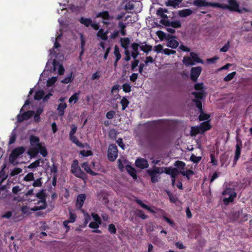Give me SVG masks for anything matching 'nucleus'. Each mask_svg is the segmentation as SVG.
<instances>
[{
    "mask_svg": "<svg viewBox=\"0 0 252 252\" xmlns=\"http://www.w3.org/2000/svg\"><path fill=\"white\" fill-rule=\"evenodd\" d=\"M139 140L142 145H152L161 140V135L158 132L144 133L138 135Z\"/></svg>",
    "mask_w": 252,
    "mask_h": 252,
    "instance_id": "f257e3e1",
    "label": "nucleus"
},
{
    "mask_svg": "<svg viewBox=\"0 0 252 252\" xmlns=\"http://www.w3.org/2000/svg\"><path fill=\"white\" fill-rule=\"evenodd\" d=\"M163 167L154 166L152 168L147 170V173L150 176L151 181L153 183L158 182L160 178V175L163 173Z\"/></svg>",
    "mask_w": 252,
    "mask_h": 252,
    "instance_id": "f03ea898",
    "label": "nucleus"
},
{
    "mask_svg": "<svg viewBox=\"0 0 252 252\" xmlns=\"http://www.w3.org/2000/svg\"><path fill=\"white\" fill-rule=\"evenodd\" d=\"M227 2L228 4H221L217 2V7L223 9H228L231 11L240 12L239 4L236 0H228Z\"/></svg>",
    "mask_w": 252,
    "mask_h": 252,
    "instance_id": "7ed1b4c3",
    "label": "nucleus"
},
{
    "mask_svg": "<svg viewBox=\"0 0 252 252\" xmlns=\"http://www.w3.org/2000/svg\"><path fill=\"white\" fill-rule=\"evenodd\" d=\"M191 94L194 96V98L192 100V102L194 103L196 108L202 110V103L201 100L206 97L205 91L193 92Z\"/></svg>",
    "mask_w": 252,
    "mask_h": 252,
    "instance_id": "20e7f679",
    "label": "nucleus"
},
{
    "mask_svg": "<svg viewBox=\"0 0 252 252\" xmlns=\"http://www.w3.org/2000/svg\"><path fill=\"white\" fill-rule=\"evenodd\" d=\"M71 173L76 177L84 180L86 178V174L81 170L78 166V161L77 159L73 160L71 164Z\"/></svg>",
    "mask_w": 252,
    "mask_h": 252,
    "instance_id": "39448f33",
    "label": "nucleus"
},
{
    "mask_svg": "<svg viewBox=\"0 0 252 252\" xmlns=\"http://www.w3.org/2000/svg\"><path fill=\"white\" fill-rule=\"evenodd\" d=\"M25 151V149L22 146L14 149L9 155V162L12 164H14V161L17 159L18 157L23 154Z\"/></svg>",
    "mask_w": 252,
    "mask_h": 252,
    "instance_id": "423d86ee",
    "label": "nucleus"
},
{
    "mask_svg": "<svg viewBox=\"0 0 252 252\" xmlns=\"http://www.w3.org/2000/svg\"><path fill=\"white\" fill-rule=\"evenodd\" d=\"M118 150L115 144H110L108 149L107 157L110 161H114L118 157Z\"/></svg>",
    "mask_w": 252,
    "mask_h": 252,
    "instance_id": "0eeeda50",
    "label": "nucleus"
},
{
    "mask_svg": "<svg viewBox=\"0 0 252 252\" xmlns=\"http://www.w3.org/2000/svg\"><path fill=\"white\" fill-rule=\"evenodd\" d=\"M222 194L224 195H229V197L228 198H225L223 199L224 203L226 205L228 204L230 202H232L234 198L237 195L236 193L234 191V190L229 188H227L225 190H224L222 192Z\"/></svg>",
    "mask_w": 252,
    "mask_h": 252,
    "instance_id": "6e6552de",
    "label": "nucleus"
},
{
    "mask_svg": "<svg viewBox=\"0 0 252 252\" xmlns=\"http://www.w3.org/2000/svg\"><path fill=\"white\" fill-rule=\"evenodd\" d=\"M34 114L33 110H29L24 112L21 114H19L17 116V121L18 123H21L24 120H28L30 119Z\"/></svg>",
    "mask_w": 252,
    "mask_h": 252,
    "instance_id": "1a4fd4ad",
    "label": "nucleus"
},
{
    "mask_svg": "<svg viewBox=\"0 0 252 252\" xmlns=\"http://www.w3.org/2000/svg\"><path fill=\"white\" fill-rule=\"evenodd\" d=\"M201 71L202 68L200 66L192 67L190 70V79L193 82H197V79L200 76Z\"/></svg>",
    "mask_w": 252,
    "mask_h": 252,
    "instance_id": "9d476101",
    "label": "nucleus"
},
{
    "mask_svg": "<svg viewBox=\"0 0 252 252\" xmlns=\"http://www.w3.org/2000/svg\"><path fill=\"white\" fill-rule=\"evenodd\" d=\"M217 2L206 1L205 0H195L193 4L197 7L211 6L217 7Z\"/></svg>",
    "mask_w": 252,
    "mask_h": 252,
    "instance_id": "9b49d317",
    "label": "nucleus"
},
{
    "mask_svg": "<svg viewBox=\"0 0 252 252\" xmlns=\"http://www.w3.org/2000/svg\"><path fill=\"white\" fill-rule=\"evenodd\" d=\"M237 144L236 145V150L235 153V157L234 160L236 162L240 158L242 146V141L239 139L238 137H236Z\"/></svg>",
    "mask_w": 252,
    "mask_h": 252,
    "instance_id": "f8f14e48",
    "label": "nucleus"
},
{
    "mask_svg": "<svg viewBox=\"0 0 252 252\" xmlns=\"http://www.w3.org/2000/svg\"><path fill=\"white\" fill-rule=\"evenodd\" d=\"M135 165L139 168L145 169L148 167L149 164L146 159L138 158L135 161Z\"/></svg>",
    "mask_w": 252,
    "mask_h": 252,
    "instance_id": "ddd939ff",
    "label": "nucleus"
},
{
    "mask_svg": "<svg viewBox=\"0 0 252 252\" xmlns=\"http://www.w3.org/2000/svg\"><path fill=\"white\" fill-rule=\"evenodd\" d=\"M163 168V172H164L167 175H170L171 177L176 174H180L179 171L176 168H173L172 167H166Z\"/></svg>",
    "mask_w": 252,
    "mask_h": 252,
    "instance_id": "4468645a",
    "label": "nucleus"
},
{
    "mask_svg": "<svg viewBox=\"0 0 252 252\" xmlns=\"http://www.w3.org/2000/svg\"><path fill=\"white\" fill-rule=\"evenodd\" d=\"M30 144L32 147H38L42 145L40 142V139L38 137L34 135H31L29 138Z\"/></svg>",
    "mask_w": 252,
    "mask_h": 252,
    "instance_id": "2eb2a0df",
    "label": "nucleus"
},
{
    "mask_svg": "<svg viewBox=\"0 0 252 252\" xmlns=\"http://www.w3.org/2000/svg\"><path fill=\"white\" fill-rule=\"evenodd\" d=\"M85 199L86 195L85 194H80L77 196L76 202V207L77 209H81L84 204Z\"/></svg>",
    "mask_w": 252,
    "mask_h": 252,
    "instance_id": "dca6fc26",
    "label": "nucleus"
},
{
    "mask_svg": "<svg viewBox=\"0 0 252 252\" xmlns=\"http://www.w3.org/2000/svg\"><path fill=\"white\" fill-rule=\"evenodd\" d=\"M139 47V44L137 43H132L131 45V47L133 50L131 56L134 59H136L140 54L138 51Z\"/></svg>",
    "mask_w": 252,
    "mask_h": 252,
    "instance_id": "f3484780",
    "label": "nucleus"
},
{
    "mask_svg": "<svg viewBox=\"0 0 252 252\" xmlns=\"http://www.w3.org/2000/svg\"><path fill=\"white\" fill-rule=\"evenodd\" d=\"M139 47L141 51L146 54H148L153 50V46L149 44H147L146 42L140 43Z\"/></svg>",
    "mask_w": 252,
    "mask_h": 252,
    "instance_id": "a211bd4d",
    "label": "nucleus"
},
{
    "mask_svg": "<svg viewBox=\"0 0 252 252\" xmlns=\"http://www.w3.org/2000/svg\"><path fill=\"white\" fill-rule=\"evenodd\" d=\"M81 167L86 171L87 173H89L92 176H96L97 173L93 171L91 169L87 162H84L81 164Z\"/></svg>",
    "mask_w": 252,
    "mask_h": 252,
    "instance_id": "6ab92c4d",
    "label": "nucleus"
},
{
    "mask_svg": "<svg viewBox=\"0 0 252 252\" xmlns=\"http://www.w3.org/2000/svg\"><path fill=\"white\" fill-rule=\"evenodd\" d=\"M96 18H101L104 20H111L112 17L110 15L108 11H104L102 12H98L96 15Z\"/></svg>",
    "mask_w": 252,
    "mask_h": 252,
    "instance_id": "aec40b11",
    "label": "nucleus"
},
{
    "mask_svg": "<svg viewBox=\"0 0 252 252\" xmlns=\"http://www.w3.org/2000/svg\"><path fill=\"white\" fill-rule=\"evenodd\" d=\"M126 170L134 180L137 179L136 171L134 168L130 165H126Z\"/></svg>",
    "mask_w": 252,
    "mask_h": 252,
    "instance_id": "412c9836",
    "label": "nucleus"
},
{
    "mask_svg": "<svg viewBox=\"0 0 252 252\" xmlns=\"http://www.w3.org/2000/svg\"><path fill=\"white\" fill-rule=\"evenodd\" d=\"M183 0H168L166 2V5L167 6H172L174 8L179 7L180 3Z\"/></svg>",
    "mask_w": 252,
    "mask_h": 252,
    "instance_id": "4be33fe9",
    "label": "nucleus"
},
{
    "mask_svg": "<svg viewBox=\"0 0 252 252\" xmlns=\"http://www.w3.org/2000/svg\"><path fill=\"white\" fill-rule=\"evenodd\" d=\"M108 32V31L104 32V30L101 28L98 30L96 35L97 37H100L102 40L106 41L108 39L107 34Z\"/></svg>",
    "mask_w": 252,
    "mask_h": 252,
    "instance_id": "5701e85b",
    "label": "nucleus"
},
{
    "mask_svg": "<svg viewBox=\"0 0 252 252\" xmlns=\"http://www.w3.org/2000/svg\"><path fill=\"white\" fill-rule=\"evenodd\" d=\"M37 204H41V205H40V206H34L33 208H31V210L32 211H36L44 209L47 207V203H46V201H38Z\"/></svg>",
    "mask_w": 252,
    "mask_h": 252,
    "instance_id": "b1692460",
    "label": "nucleus"
},
{
    "mask_svg": "<svg viewBox=\"0 0 252 252\" xmlns=\"http://www.w3.org/2000/svg\"><path fill=\"white\" fill-rule=\"evenodd\" d=\"M211 128V126L209 121H205L202 122L199 126V128L201 130V132L203 133L207 130H209Z\"/></svg>",
    "mask_w": 252,
    "mask_h": 252,
    "instance_id": "393cba45",
    "label": "nucleus"
},
{
    "mask_svg": "<svg viewBox=\"0 0 252 252\" xmlns=\"http://www.w3.org/2000/svg\"><path fill=\"white\" fill-rule=\"evenodd\" d=\"M190 9H184L178 11V15L181 17H186L192 13Z\"/></svg>",
    "mask_w": 252,
    "mask_h": 252,
    "instance_id": "a878e982",
    "label": "nucleus"
},
{
    "mask_svg": "<svg viewBox=\"0 0 252 252\" xmlns=\"http://www.w3.org/2000/svg\"><path fill=\"white\" fill-rule=\"evenodd\" d=\"M67 107V104L66 103H60L57 108V111H58V114L60 116H63L64 114V110Z\"/></svg>",
    "mask_w": 252,
    "mask_h": 252,
    "instance_id": "bb28decb",
    "label": "nucleus"
},
{
    "mask_svg": "<svg viewBox=\"0 0 252 252\" xmlns=\"http://www.w3.org/2000/svg\"><path fill=\"white\" fill-rule=\"evenodd\" d=\"M118 26V28L120 29L119 33H120L122 36H125L126 34V23L120 21L119 22Z\"/></svg>",
    "mask_w": 252,
    "mask_h": 252,
    "instance_id": "cd10ccee",
    "label": "nucleus"
},
{
    "mask_svg": "<svg viewBox=\"0 0 252 252\" xmlns=\"http://www.w3.org/2000/svg\"><path fill=\"white\" fill-rule=\"evenodd\" d=\"M79 22L84 25L86 27H89L92 25V20L91 18H87L84 17H81L79 19Z\"/></svg>",
    "mask_w": 252,
    "mask_h": 252,
    "instance_id": "c85d7f7f",
    "label": "nucleus"
},
{
    "mask_svg": "<svg viewBox=\"0 0 252 252\" xmlns=\"http://www.w3.org/2000/svg\"><path fill=\"white\" fill-rule=\"evenodd\" d=\"M190 56L194 63H203V61L198 56V55L194 52H190Z\"/></svg>",
    "mask_w": 252,
    "mask_h": 252,
    "instance_id": "c756f323",
    "label": "nucleus"
},
{
    "mask_svg": "<svg viewBox=\"0 0 252 252\" xmlns=\"http://www.w3.org/2000/svg\"><path fill=\"white\" fill-rule=\"evenodd\" d=\"M198 109L199 112L200 113V115L198 117L199 121H202L208 120L210 118V116L209 114L205 113L203 110L202 108V110H200V109Z\"/></svg>",
    "mask_w": 252,
    "mask_h": 252,
    "instance_id": "7c9ffc66",
    "label": "nucleus"
},
{
    "mask_svg": "<svg viewBox=\"0 0 252 252\" xmlns=\"http://www.w3.org/2000/svg\"><path fill=\"white\" fill-rule=\"evenodd\" d=\"M130 43V40L128 37H124L121 39V44L125 50H127L128 45Z\"/></svg>",
    "mask_w": 252,
    "mask_h": 252,
    "instance_id": "2f4dec72",
    "label": "nucleus"
},
{
    "mask_svg": "<svg viewBox=\"0 0 252 252\" xmlns=\"http://www.w3.org/2000/svg\"><path fill=\"white\" fill-rule=\"evenodd\" d=\"M39 153L38 147H32L28 151V154L31 157H35Z\"/></svg>",
    "mask_w": 252,
    "mask_h": 252,
    "instance_id": "473e14b6",
    "label": "nucleus"
},
{
    "mask_svg": "<svg viewBox=\"0 0 252 252\" xmlns=\"http://www.w3.org/2000/svg\"><path fill=\"white\" fill-rule=\"evenodd\" d=\"M43 109L42 108H38L34 115L33 120L36 123L39 122L40 120V115L43 112Z\"/></svg>",
    "mask_w": 252,
    "mask_h": 252,
    "instance_id": "72a5a7b5",
    "label": "nucleus"
},
{
    "mask_svg": "<svg viewBox=\"0 0 252 252\" xmlns=\"http://www.w3.org/2000/svg\"><path fill=\"white\" fill-rule=\"evenodd\" d=\"M167 46L172 49H176L179 46V42L175 39L173 38L167 42Z\"/></svg>",
    "mask_w": 252,
    "mask_h": 252,
    "instance_id": "f704fd0d",
    "label": "nucleus"
},
{
    "mask_svg": "<svg viewBox=\"0 0 252 252\" xmlns=\"http://www.w3.org/2000/svg\"><path fill=\"white\" fill-rule=\"evenodd\" d=\"M179 172L180 174L185 176L189 180L190 179V176L194 174V172L190 169H188L186 171H179Z\"/></svg>",
    "mask_w": 252,
    "mask_h": 252,
    "instance_id": "c9c22d12",
    "label": "nucleus"
},
{
    "mask_svg": "<svg viewBox=\"0 0 252 252\" xmlns=\"http://www.w3.org/2000/svg\"><path fill=\"white\" fill-rule=\"evenodd\" d=\"M183 62L186 66L193 65L195 64L192 61L191 57H184Z\"/></svg>",
    "mask_w": 252,
    "mask_h": 252,
    "instance_id": "e433bc0d",
    "label": "nucleus"
},
{
    "mask_svg": "<svg viewBox=\"0 0 252 252\" xmlns=\"http://www.w3.org/2000/svg\"><path fill=\"white\" fill-rule=\"evenodd\" d=\"M135 202L137 204H138L139 205H140L143 208L146 209L147 210H148L151 212H154V211L150 207H149L146 204H144L141 200L136 199L135 200Z\"/></svg>",
    "mask_w": 252,
    "mask_h": 252,
    "instance_id": "4c0bfd02",
    "label": "nucleus"
},
{
    "mask_svg": "<svg viewBox=\"0 0 252 252\" xmlns=\"http://www.w3.org/2000/svg\"><path fill=\"white\" fill-rule=\"evenodd\" d=\"M44 94L45 93L43 91L39 90L35 93V95L34 96V98L35 100H39L43 98Z\"/></svg>",
    "mask_w": 252,
    "mask_h": 252,
    "instance_id": "58836bf2",
    "label": "nucleus"
},
{
    "mask_svg": "<svg viewBox=\"0 0 252 252\" xmlns=\"http://www.w3.org/2000/svg\"><path fill=\"white\" fill-rule=\"evenodd\" d=\"M114 54L116 57V62H118L121 58V55L120 52L119 48L117 45H115L114 47Z\"/></svg>",
    "mask_w": 252,
    "mask_h": 252,
    "instance_id": "ea45409f",
    "label": "nucleus"
},
{
    "mask_svg": "<svg viewBox=\"0 0 252 252\" xmlns=\"http://www.w3.org/2000/svg\"><path fill=\"white\" fill-rule=\"evenodd\" d=\"M120 103L122 106V110H124L129 105V102L126 97H123Z\"/></svg>",
    "mask_w": 252,
    "mask_h": 252,
    "instance_id": "a19ab883",
    "label": "nucleus"
},
{
    "mask_svg": "<svg viewBox=\"0 0 252 252\" xmlns=\"http://www.w3.org/2000/svg\"><path fill=\"white\" fill-rule=\"evenodd\" d=\"M39 153L43 157H46L48 155V152L46 147L42 145L38 147Z\"/></svg>",
    "mask_w": 252,
    "mask_h": 252,
    "instance_id": "79ce46f5",
    "label": "nucleus"
},
{
    "mask_svg": "<svg viewBox=\"0 0 252 252\" xmlns=\"http://www.w3.org/2000/svg\"><path fill=\"white\" fill-rule=\"evenodd\" d=\"M174 165L178 168L182 170L184 169L186 166V163L180 160L176 161Z\"/></svg>",
    "mask_w": 252,
    "mask_h": 252,
    "instance_id": "37998d69",
    "label": "nucleus"
},
{
    "mask_svg": "<svg viewBox=\"0 0 252 252\" xmlns=\"http://www.w3.org/2000/svg\"><path fill=\"white\" fill-rule=\"evenodd\" d=\"M133 2V1H130L126 2L125 5V9L127 11L133 10L134 7Z\"/></svg>",
    "mask_w": 252,
    "mask_h": 252,
    "instance_id": "c03bdc74",
    "label": "nucleus"
},
{
    "mask_svg": "<svg viewBox=\"0 0 252 252\" xmlns=\"http://www.w3.org/2000/svg\"><path fill=\"white\" fill-rule=\"evenodd\" d=\"M79 94L75 93L74 94L70 96V97L69 99V102L70 103H72V102H74V103H76L78 99H79Z\"/></svg>",
    "mask_w": 252,
    "mask_h": 252,
    "instance_id": "a18cd8bd",
    "label": "nucleus"
},
{
    "mask_svg": "<svg viewBox=\"0 0 252 252\" xmlns=\"http://www.w3.org/2000/svg\"><path fill=\"white\" fill-rule=\"evenodd\" d=\"M34 180V175L32 172L28 173L24 177V181L29 182Z\"/></svg>",
    "mask_w": 252,
    "mask_h": 252,
    "instance_id": "49530a36",
    "label": "nucleus"
},
{
    "mask_svg": "<svg viewBox=\"0 0 252 252\" xmlns=\"http://www.w3.org/2000/svg\"><path fill=\"white\" fill-rule=\"evenodd\" d=\"M108 230L111 234H115L117 232V229L115 225L113 223L110 224L108 225Z\"/></svg>",
    "mask_w": 252,
    "mask_h": 252,
    "instance_id": "de8ad7c7",
    "label": "nucleus"
},
{
    "mask_svg": "<svg viewBox=\"0 0 252 252\" xmlns=\"http://www.w3.org/2000/svg\"><path fill=\"white\" fill-rule=\"evenodd\" d=\"M22 172V169L20 168H15L12 170H11L10 175L11 176H14L17 175L19 174Z\"/></svg>",
    "mask_w": 252,
    "mask_h": 252,
    "instance_id": "09e8293b",
    "label": "nucleus"
},
{
    "mask_svg": "<svg viewBox=\"0 0 252 252\" xmlns=\"http://www.w3.org/2000/svg\"><path fill=\"white\" fill-rule=\"evenodd\" d=\"M236 73L235 71H233L231 72L230 73H229L224 78L223 80L225 82H228L231 80L236 75Z\"/></svg>",
    "mask_w": 252,
    "mask_h": 252,
    "instance_id": "8fccbe9b",
    "label": "nucleus"
},
{
    "mask_svg": "<svg viewBox=\"0 0 252 252\" xmlns=\"http://www.w3.org/2000/svg\"><path fill=\"white\" fill-rule=\"evenodd\" d=\"M136 216L138 217L141 218L142 219H146L148 218V216L145 215L144 211L141 210H138L136 212Z\"/></svg>",
    "mask_w": 252,
    "mask_h": 252,
    "instance_id": "3c124183",
    "label": "nucleus"
},
{
    "mask_svg": "<svg viewBox=\"0 0 252 252\" xmlns=\"http://www.w3.org/2000/svg\"><path fill=\"white\" fill-rule=\"evenodd\" d=\"M170 26L174 28H179L181 27V22L179 20L171 21Z\"/></svg>",
    "mask_w": 252,
    "mask_h": 252,
    "instance_id": "603ef678",
    "label": "nucleus"
},
{
    "mask_svg": "<svg viewBox=\"0 0 252 252\" xmlns=\"http://www.w3.org/2000/svg\"><path fill=\"white\" fill-rule=\"evenodd\" d=\"M201 159V157H197L193 154H192L190 157V160L194 163H198Z\"/></svg>",
    "mask_w": 252,
    "mask_h": 252,
    "instance_id": "864d4df0",
    "label": "nucleus"
},
{
    "mask_svg": "<svg viewBox=\"0 0 252 252\" xmlns=\"http://www.w3.org/2000/svg\"><path fill=\"white\" fill-rule=\"evenodd\" d=\"M36 196L38 198L41 199L40 201H46V200H45V193H44L43 190H42L40 191L39 192H38L36 194Z\"/></svg>",
    "mask_w": 252,
    "mask_h": 252,
    "instance_id": "5fc2aeb1",
    "label": "nucleus"
},
{
    "mask_svg": "<svg viewBox=\"0 0 252 252\" xmlns=\"http://www.w3.org/2000/svg\"><path fill=\"white\" fill-rule=\"evenodd\" d=\"M41 159H38L34 161V162L31 163L29 166V168H35L39 166Z\"/></svg>",
    "mask_w": 252,
    "mask_h": 252,
    "instance_id": "6e6d98bb",
    "label": "nucleus"
},
{
    "mask_svg": "<svg viewBox=\"0 0 252 252\" xmlns=\"http://www.w3.org/2000/svg\"><path fill=\"white\" fill-rule=\"evenodd\" d=\"M122 87H123V91L125 93H129L131 91V87L130 85V84L128 83L124 84L123 85Z\"/></svg>",
    "mask_w": 252,
    "mask_h": 252,
    "instance_id": "4d7b16f0",
    "label": "nucleus"
},
{
    "mask_svg": "<svg viewBox=\"0 0 252 252\" xmlns=\"http://www.w3.org/2000/svg\"><path fill=\"white\" fill-rule=\"evenodd\" d=\"M92 217L94 221L96 223H98L99 224L102 223V221L100 217L97 214H92Z\"/></svg>",
    "mask_w": 252,
    "mask_h": 252,
    "instance_id": "13d9d810",
    "label": "nucleus"
},
{
    "mask_svg": "<svg viewBox=\"0 0 252 252\" xmlns=\"http://www.w3.org/2000/svg\"><path fill=\"white\" fill-rule=\"evenodd\" d=\"M41 179H42L41 178H39L37 179H36V180H35L32 183V186L34 187H41L42 185V182L41 181Z\"/></svg>",
    "mask_w": 252,
    "mask_h": 252,
    "instance_id": "bf43d9fd",
    "label": "nucleus"
},
{
    "mask_svg": "<svg viewBox=\"0 0 252 252\" xmlns=\"http://www.w3.org/2000/svg\"><path fill=\"white\" fill-rule=\"evenodd\" d=\"M57 79L55 77H52L51 78L49 79L47 81V86L48 87L52 86L54 85V84L56 82Z\"/></svg>",
    "mask_w": 252,
    "mask_h": 252,
    "instance_id": "052dcab7",
    "label": "nucleus"
},
{
    "mask_svg": "<svg viewBox=\"0 0 252 252\" xmlns=\"http://www.w3.org/2000/svg\"><path fill=\"white\" fill-rule=\"evenodd\" d=\"M204 84L203 83H196L194 86V88L196 91H204Z\"/></svg>",
    "mask_w": 252,
    "mask_h": 252,
    "instance_id": "680f3d73",
    "label": "nucleus"
},
{
    "mask_svg": "<svg viewBox=\"0 0 252 252\" xmlns=\"http://www.w3.org/2000/svg\"><path fill=\"white\" fill-rule=\"evenodd\" d=\"M163 9L162 8H159L157 10V14L164 19H166L168 16L163 13Z\"/></svg>",
    "mask_w": 252,
    "mask_h": 252,
    "instance_id": "e2e57ef3",
    "label": "nucleus"
},
{
    "mask_svg": "<svg viewBox=\"0 0 252 252\" xmlns=\"http://www.w3.org/2000/svg\"><path fill=\"white\" fill-rule=\"evenodd\" d=\"M80 154L84 157H89L93 155V152L90 150H82L80 152Z\"/></svg>",
    "mask_w": 252,
    "mask_h": 252,
    "instance_id": "0e129e2a",
    "label": "nucleus"
},
{
    "mask_svg": "<svg viewBox=\"0 0 252 252\" xmlns=\"http://www.w3.org/2000/svg\"><path fill=\"white\" fill-rule=\"evenodd\" d=\"M156 34L160 40H163L166 36V33L161 31H157Z\"/></svg>",
    "mask_w": 252,
    "mask_h": 252,
    "instance_id": "69168bd1",
    "label": "nucleus"
},
{
    "mask_svg": "<svg viewBox=\"0 0 252 252\" xmlns=\"http://www.w3.org/2000/svg\"><path fill=\"white\" fill-rule=\"evenodd\" d=\"M191 133L192 135H196L198 133H202L201 132V130L199 128V126L191 127Z\"/></svg>",
    "mask_w": 252,
    "mask_h": 252,
    "instance_id": "338daca9",
    "label": "nucleus"
},
{
    "mask_svg": "<svg viewBox=\"0 0 252 252\" xmlns=\"http://www.w3.org/2000/svg\"><path fill=\"white\" fill-rule=\"evenodd\" d=\"M76 219V215L75 214L72 213L71 212H69V220H67L68 221L69 223H73L75 221Z\"/></svg>",
    "mask_w": 252,
    "mask_h": 252,
    "instance_id": "774afa93",
    "label": "nucleus"
}]
</instances>
